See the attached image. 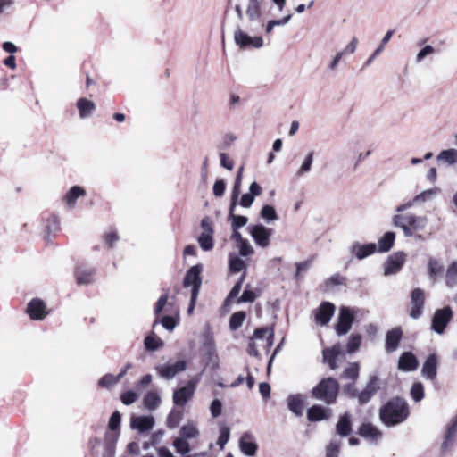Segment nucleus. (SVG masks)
<instances>
[{"label": "nucleus", "mask_w": 457, "mask_h": 457, "mask_svg": "<svg viewBox=\"0 0 457 457\" xmlns=\"http://www.w3.org/2000/svg\"><path fill=\"white\" fill-rule=\"evenodd\" d=\"M145 347L147 351H156L163 345L162 339L158 338L154 334L145 337L144 340Z\"/></svg>", "instance_id": "42"}, {"label": "nucleus", "mask_w": 457, "mask_h": 457, "mask_svg": "<svg viewBox=\"0 0 457 457\" xmlns=\"http://www.w3.org/2000/svg\"><path fill=\"white\" fill-rule=\"evenodd\" d=\"M248 230L258 246L265 248L270 245V237L273 234L272 228L262 224H256L249 226Z\"/></svg>", "instance_id": "6"}, {"label": "nucleus", "mask_w": 457, "mask_h": 457, "mask_svg": "<svg viewBox=\"0 0 457 457\" xmlns=\"http://www.w3.org/2000/svg\"><path fill=\"white\" fill-rule=\"evenodd\" d=\"M436 159L437 161H443L449 165H453L457 162V150H444L437 155Z\"/></svg>", "instance_id": "40"}, {"label": "nucleus", "mask_w": 457, "mask_h": 457, "mask_svg": "<svg viewBox=\"0 0 457 457\" xmlns=\"http://www.w3.org/2000/svg\"><path fill=\"white\" fill-rule=\"evenodd\" d=\"M234 40L236 44L243 49L254 47L261 48L263 46V39L261 37H250L238 28L234 33Z\"/></svg>", "instance_id": "9"}, {"label": "nucleus", "mask_w": 457, "mask_h": 457, "mask_svg": "<svg viewBox=\"0 0 457 457\" xmlns=\"http://www.w3.org/2000/svg\"><path fill=\"white\" fill-rule=\"evenodd\" d=\"M438 364L437 354L436 353H430L423 362L421 369L422 377L427 380H435L437 376Z\"/></svg>", "instance_id": "14"}, {"label": "nucleus", "mask_w": 457, "mask_h": 457, "mask_svg": "<svg viewBox=\"0 0 457 457\" xmlns=\"http://www.w3.org/2000/svg\"><path fill=\"white\" fill-rule=\"evenodd\" d=\"M230 436V429L223 426L220 428V435L217 440V445L223 449L225 445L228 442Z\"/></svg>", "instance_id": "56"}, {"label": "nucleus", "mask_w": 457, "mask_h": 457, "mask_svg": "<svg viewBox=\"0 0 457 457\" xmlns=\"http://www.w3.org/2000/svg\"><path fill=\"white\" fill-rule=\"evenodd\" d=\"M207 347V354H208V365H211L212 369H217L219 367L218 355L216 354L215 347L212 344H205Z\"/></svg>", "instance_id": "50"}, {"label": "nucleus", "mask_w": 457, "mask_h": 457, "mask_svg": "<svg viewBox=\"0 0 457 457\" xmlns=\"http://www.w3.org/2000/svg\"><path fill=\"white\" fill-rule=\"evenodd\" d=\"M260 216L267 222L277 220L278 216L276 212L275 208L272 205L265 204L262 206Z\"/></svg>", "instance_id": "41"}, {"label": "nucleus", "mask_w": 457, "mask_h": 457, "mask_svg": "<svg viewBox=\"0 0 457 457\" xmlns=\"http://www.w3.org/2000/svg\"><path fill=\"white\" fill-rule=\"evenodd\" d=\"M403 336V329L400 327H396L386 332L385 350L387 353H392L397 350Z\"/></svg>", "instance_id": "15"}, {"label": "nucleus", "mask_w": 457, "mask_h": 457, "mask_svg": "<svg viewBox=\"0 0 457 457\" xmlns=\"http://www.w3.org/2000/svg\"><path fill=\"white\" fill-rule=\"evenodd\" d=\"M137 393H135L132 390L124 392L120 396V400H121L122 403L125 405L132 404L133 403H135L137 401Z\"/></svg>", "instance_id": "64"}, {"label": "nucleus", "mask_w": 457, "mask_h": 457, "mask_svg": "<svg viewBox=\"0 0 457 457\" xmlns=\"http://www.w3.org/2000/svg\"><path fill=\"white\" fill-rule=\"evenodd\" d=\"M202 271L203 264H195L188 269L183 279L184 287H191V294H193V299L198 296L200 291L202 285Z\"/></svg>", "instance_id": "3"}, {"label": "nucleus", "mask_w": 457, "mask_h": 457, "mask_svg": "<svg viewBox=\"0 0 457 457\" xmlns=\"http://www.w3.org/2000/svg\"><path fill=\"white\" fill-rule=\"evenodd\" d=\"M439 192V189L438 188H433V189H428V190H425L421 193H420L419 195H417L414 198H413V202H416V203H422V202H426V201H429L431 200L437 193Z\"/></svg>", "instance_id": "52"}, {"label": "nucleus", "mask_w": 457, "mask_h": 457, "mask_svg": "<svg viewBox=\"0 0 457 457\" xmlns=\"http://www.w3.org/2000/svg\"><path fill=\"white\" fill-rule=\"evenodd\" d=\"M225 190H226L225 180L222 179H217L214 182V185H213V187H212L213 195L216 197H221L224 195Z\"/></svg>", "instance_id": "62"}, {"label": "nucleus", "mask_w": 457, "mask_h": 457, "mask_svg": "<svg viewBox=\"0 0 457 457\" xmlns=\"http://www.w3.org/2000/svg\"><path fill=\"white\" fill-rule=\"evenodd\" d=\"M341 353L340 345H335L332 347L325 348L322 351L324 362H327L331 370H336L337 368V360Z\"/></svg>", "instance_id": "24"}, {"label": "nucleus", "mask_w": 457, "mask_h": 457, "mask_svg": "<svg viewBox=\"0 0 457 457\" xmlns=\"http://www.w3.org/2000/svg\"><path fill=\"white\" fill-rule=\"evenodd\" d=\"M228 268H229L230 272L237 273L243 270H245L246 265L241 258L230 253L229 259H228ZM244 273L245 274V271H244Z\"/></svg>", "instance_id": "38"}, {"label": "nucleus", "mask_w": 457, "mask_h": 457, "mask_svg": "<svg viewBox=\"0 0 457 457\" xmlns=\"http://www.w3.org/2000/svg\"><path fill=\"white\" fill-rule=\"evenodd\" d=\"M457 436V414L452 419L447 426L444 441L441 445V453L444 454L450 450L455 442Z\"/></svg>", "instance_id": "16"}, {"label": "nucleus", "mask_w": 457, "mask_h": 457, "mask_svg": "<svg viewBox=\"0 0 457 457\" xmlns=\"http://www.w3.org/2000/svg\"><path fill=\"white\" fill-rule=\"evenodd\" d=\"M59 228H60V223H59L58 217L54 214L51 215L46 220V230L47 234L50 235L52 233L58 231Z\"/></svg>", "instance_id": "54"}, {"label": "nucleus", "mask_w": 457, "mask_h": 457, "mask_svg": "<svg viewBox=\"0 0 457 457\" xmlns=\"http://www.w3.org/2000/svg\"><path fill=\"white\" fill-rule=\"evenodd\" d=\"M243 170H244V167L243 166H241L238 169V170H237V176H236V179H235V182H234V186H233V188H232V192H231V196H233V197H237V198L239 197L240 187H241L242 176H243Z\"/></svg>", "instance_id": "57"}, {"label": "nucleus", "mask_w": 457, "mask_h": 457, "mask_svg": "<svg viewBox=\"0 0 457 457\" xmlns=\"http://www.w3.org/2000/svg\"><path fill=\"white\" fill-rule=\"evenodd\" d=\"M245 319V312H234L229 318V328L231 330L238 329L242 325Z\"/></svg>", "instance_id": "46"}, {"label": "nucleus", "mask_w": 457, "mask_h": 457, "mask_svg": "<svg viewBox=\"0 0 457 457\" xmlns=\"http://www.w3.org/2000/svg\"><path fill=\"white\" fill-rule=\"evenodd\" d=\"M331 416V410L320 404H314L307 410V419L311 422L327 420Z\"/></svg>", "instance_id": "19"}, {"label": "nucleus", "mask_w": 457, "mask_h": 457, "mask_svg": "<svg viewBox=\"0 0 457 457\" xmlns=\"http://www.w3.org/2000/svg\"><path fill=\"white\" fill-rule=\"evenodd\" d=\"M428 224V219L425 216H416L411 214L409 217V226L414 231L423 230Z\"/></svg>", "instance_id": "39"}, {"label": "nucleus", "mask_w": 457, "mask_h": 457, "mask_svg": "<svg viewBox=\"0 0 457 457\" xmlns=\"http://www.w3.org/2000/svg\"><path fill=\"white\" fill-rule=\"evenodd\" d=\"M360 376V366L357 362H351L340 375L342 379H349L356 382Z\"/></svg>", "instance_id": "32"}, {"label": "nucleus", "mask_w": 457, "mask_h": 457, "mask_svg": "<svg viewBox=\"0 0 457 457\" xmlns=\"http://www.w3.org/2000/svg\"><path fill=\"white\" fill-rule=\"evenodd\" d=\"M362 337L360 334H352L346 344V352L348 353H355L361 346Z\"/></svg>", "instance_id": "44"}, {"label": "nucleus", "mask_w": 457, "mask_h": 457, "mask_svg": "<svg viewBox=\"0 0 457 457\" xmlns=\"http://www.w3.org/2000/svg\"><path fill=\"white\" fill-rule=\"evenodd\" d=\"M428 276L435 281L436 278L444 271V266L436 259L430 257L428 264Z\"/></svg>", "instance_id": "33"}, {"label": "nucleus", "mask_w": 457, "mask_h": 457, "mask_svg": "<svg viewBox=\"0 0 457 457\" xmlns=\"http://www.w3.org/2000/svg\"><path fill=\"white\" fill-rule=\"evenodd\" d=\"M245 274L243 273L239 279L237 281V283L234 285V287H232V289L230 290V292L228 293L226 300H225V303H230L231 301H233L236 297H237V295H239L240 291H241V288H242V285H243V282L245 280Z\"/></svg>", "instance_id": "48"}, {"label": "nucleus", "mask_w": 457, "mask_h": 457, "mask_svg": "<svg viewBox=\"0 0 457 457\" xmlns=\"http://www.w3.org/2000/svg\"><path fill=\"white\" fill-rule=\"evenodd\" d=\"M379 378L378 376H370V379L364 387L365 391H368L370 394H371L373 396L379 390Z\"/></svg>", "instance_id": "55"}, {"label": "nucleus", "mask_w": 457, "mask_h": 457, "mask_svg": "<svg viewBox=\"0 0 457 457\" xmlns=\"http://www.w3.org/2000/svg\"><path fill=\"white\" fill-rule=\"evenodd\" d=\"M173 446L176 450V452L181 455H186L190 452V445L187 443V439H184L183 437H177L173 441Z\"/></svg>", "instance_id": "47"}, {"label": "nucleus", "mask_w": 457, "mask_h": 457, "mask_svg": "<svg viewBox=\"0 0 457 457\" xmlns=\"http://www.w3.org/2000/svg\"><path fill=\"white\" fill-rule=\"evenodd\" d=\"M340 442L331 441L327 446L326 457H338Z\"/></svg>", "instance_id": "63"}, {"label": "nucleus", "mask_w": 457, "mask_h": 457, "mask_svg": "<svg viewBox=\"0 0 457 457\" xmlns=\"http://www.w3.org/2000/svg\"><path fill=\"white\" fill-rule=\"evenodd\" d=\"M354 313L350 307H340L337 321L335 325V330L337 336H345L349 332L354 321Z\"/></svg>", "instance_id": "4"}, {"label": "nucleus", "mask_w": 457, "mask_h": 457, "mask_svg": "<svg viewBox=\"0 0 457 457\" xmlns=\"http://www.w3.org/2000/svg\"><path fill=\"white\" fill-rule=\"evenodd\" d=\"M181 420L182 412L180 411L172 409L167 417L166 425L170 428H176L179 427Z\"/></svg>", "instance_id": "45"}, {"label": "nucleus", "mask_w": 457, "mask_h": 457, "mask_svg": "<svg viewBox=\"0 0 457 457\" xmlns=\"http://www.w3.org/2000/svg\"><path fill=\"white\" fill-rule=\"evenodd\" d=\"M379 420L386 427H395L404 422L409 415L410 409L405 399L396 396L389 399L379 409Z\"/></svg>", "instance_id": "1"}, {"label": "nucleus", "mask_w": 457, "mask_h": 457, "mask_svg": "<svg viewBox=\"0 0 457 457\" xmlns=\"http://www.w3.org/2000/svg\"><path fill=\"white\" fill-rule=\"evenodd\" d=\"M119 438L118 432L106 433L104 436V453L103 457H113L115 453V447Z\"/></svg>", "instance_id": "27"}, {"label": "nucleus", "mask_w": 457, "mask_h": 457, "mask_svg": "<svg viewBox=\"0 0 457 457\" xmlns=\"http://www.w3.org/2000/svg\"><path fill=\"white\" fill-rule=\"evenodd\" d=\"M199 431L193 424L183 425L179 430V436L184 439H192L197 437Z\"/></svg>", "instance_id": "43"}, {"label": "nucleus", "mask_w": 457, "mask_h": 457, "mask_svg": "<svg viewBox=\"0 0 457 457\" xmlns=\"http://www.w3.org/2000/svg\"><path fill=\"white\" fill-rule=\"evenodd\" d=\"M445 285L449 288L457 286V262H453L448 266L445 273Z\"/></svg>", "instance_id": "35"}, {"label": "nucleus", "mask_w": 457, "mask_h": 457, "mask_svg": "<svg viewBox=\"0 0 457 457\" xmlns=\"http://www.w3.org/2000/svg\"><path fill=\"white\" fill-rule=\"evenodd\" d=\"M337 433L342 436L346 437L351 435L352 429V416L350 413L345 412L339 417L336 425Z\"/></svg>", "instance_id": "25"}, {"label": "nucleus", "mask_w": 457, "mask_h": 457, "mask_svg": "<svg viewBox=\"0 0 457 457\" xmlns=\"http://www.w3.org/2000/svg\"><path fill=\"white\" fill-rule=\"evenodd\" d=\"M343 393L350 399L357 398L359 392L355 387V382L351 381L350 383L344 385Z\"/></svg>", "instance_id": "59"}, {"label": "nucleus", "mask_w": 457, "mask_h": 457, "mask_svg": "<svg viewBox=\"0 0 457 457\" xmlns=\"http://www.w3.org/2000/svg\"><path fill=\"white\" fill-rule=\"evenodd\" d=\"M154 426V419L153 416H135L130 419V428L137 430L139 433L148 432Z\"/></svg>", "instance_id": "18"}, {"label": "nucleus", "mask_w": 457, "mask_h": 457, "mask_svg": "<svg viewBox=\"0 0 457 457\" xmlns=\"http://www.w3.org/2000/svg\"><path fill=\"white\" fill-rule=\"evenodd\" d=\"M121 420V415L120 411H115L112 412V414L110 417L109 423H108V428L112 430V432H117V430L120 428Z\"/></svg>", "instance_id": "58"}, {"label": "nucleus", "mask_w": 457, "mask_h": 457, "mask_svg": "<svg viewBox=\"0 0 457 457\" xmlns=\"http://www.w3.org/2000/svg\"><path fill=\"white\" fill-rule=\"evenodd\" d=\"M195 391V382L189 380L187 384L173 392L172 400L174 404L183 407L193 397Z\"/></svg>", "instance_id": "10"}, {"label": "nucleus", "mask_w": 457, "mask_h": 457, "mask_svg": "<svg viewBox=\"0 0 457 457\" xmlns=\"http://www.w3.org/2000/svg\"><path fill=\"white\" fill-rule=\"evenodd\" d=\"M336 307L330 302H322L315 310V322L320 326H326L335 313Z\"/></svg>", "instance_id": "13"}, {"label": "nucleus", "mask_w": 457, "mask_h": 457, "mask_svg": "<svg viewBox=\"0 0 457 457\" xmlns=\"http://www.w3.org/2000/svg\"><path fill=\"white\" fill-rule=\"evenodd\" d=\"M77 107L79 112V116L84 119L92 114L96 105L92 101H89L87 98H79L77 102Z\"/></svg>", "instance_id": "30"}, {"label": "nucleus", "mask_w": 457, "mask_h": 457, "mask_svg": "<svg viewBox=\"0 0 457 457\" xmlns=\"http://www.w3.org/2000/svg\"><path fill=\"white\" fill-rule=\"evenodd\" d=\"M419 361L411 352H404L399 357L398 369L403 371H413L417 370Z\"/></svg>", "instance_id": "22"}, {"label": "nucleus", "mask_w": 457, "mask_h": 457, "mask_svg": "<svg viewBox=\"0 0 457 457\" xmlns=\"http://www.w3.org/2000/svg\"><path fill=\"white\" fill-rule=\"evenodd\" d=\"M160 403L161 397L157 392L149 391L144 397V405L150 411L157 409Z\"/></svg>", "instance_id": "36"}, {"label": "nucleus", "mask_w": 457, "mask_h": 457, "mask_svg": "<svg viewBox=\"0 0 457 457\" xmlns=\"http://www.w3.org/2000/svg\"><path fill=\"white\" fill-rule=\"evenodd\" d=\"M357 434L370 445H378L383 437L382 431L370 422H363L358 428Z\"/></svg>", "instance_id": "8"}, {"label": "nucleus", "mask_w": 457, "mask_h": 457, "mask_svg": "<svg viewBox=\"0 0 457 457\" xmlns=\"http://www.w3.org/2000/svg\"><path fill=\"white\" fill-rule=\"evenodd\" d=\"M411 396L415 402H420L424 398V386L420 382H415L411 388Z\"/></svg>", "instance_id": "51"}, {"label": "nucleus", "mask_w": 457, "mask_h": 457, "mask_svg": "<svg viewBox=\"0 0 457 457\" xmlns=\"http://www.w3.org/2000/svg\"><path fill=\"white\" fill-rule=\"evenodd\" d=\"M340 390L339 382L331 377L322 378L312 390V397L327 405L337 403Z\"/></svg>", "instance_id": "2"}, {"label": "nucleus", "mask_w": 457, "mask_h": 457, "mask_svg": "<svg viewBox=\"0 0 457 457\" xmlns=\"http://www.w3.org/2000/svg\"><path fill=\"white\" fill-rule=\"evenodd\" d=\"M406 261L403 252H396L391 254L384 263L385 275H393L400 271Z\"/></svg>", "instance_id": "11"}, {"label": "nucleus", "mask_w": 457, "mask_h": 457, "mask_svg": "<svg viewBox=\"0 0 457 457\" xmlns=\"http://www.w3.org/2000/svg\"><path fill=\"white\" fill-rule=\"evenodd\" d=\"M246 15L251 21H253L261 17L260 0H249L246 8Z\"/></svg>", "instance_id": "37"}, {"label": "nucleus", "mask_w": 457, "mask_h": 457, "mask_svg": "<svg viewBox=\"0 0 457 457\" xmlns=\"http://www.w3.org/2000/svg\"><path fill=\"white\" fill-rule=\"evenodd\" d=\"M411 309L410 312V316L417 320L423 313V308L425 304V293L421 288H415L412 290L411 295Z\"/></svg>", "instance_id": "12"}, {"label": "nucleus", "mask_w": 457, "mask_h": 457, "mask_svg": "<svg viewBox=\"0 0 457 457\" xmlns=\"http://www.w3.org/2000/svg\"><path fill=\"white\" fill-rule=\"evenodd\" d=\"M214 234L201 233L197 237L200 248L204 252L212 251L214 247Z\"/></svg>", "instance_id": "34"}, {"label": "nucleus", "mask_w": 457, "mask_h": 457, "mask_svg": "<svg viewBox=\"0 0 457 457\" xmlns=\"http://www.w3.org/2000/svg\"><path fill=\"white\" fill-rule=\"evenodd\" d=\"M85 195H86V191L83 187H81L79 186H73L66 193L63 199L66 202V204H68V206L72 208L75 205L77 199L79 196H83Z\"/></svg>", "instance_id": "28"}, {"label": "nucleus", "mask_w": 457, "mask_h": 457, "mask_svg": "<svg viewBox=\"0 0 457 457\" xmlns=\"http://www.w3.org/2000/svg\"><path fill=\"white\" fill-rule=\"evenodd\" d=\"M27 312L32 320H42L46 314V304L38 298L32 299L28 303Z\"/></svg>", "instance_id": "21"}, {"label": "nucleus", "mask_w": 457, "mask_h": 457, "mask_svg": "<svg viewBox=\"0 0 457 457\" xmlns=\"http://www.w3.org/2000/svg\"><path fill=\"white\" fill-rule=\"evenodd\" d=\"M239 449L247 456H254L258 450L254 436L251 432H245L239 439Z\"/></svg>", "instance_id": "17"}, {"label": "nucleus", "mask_w": 457, "mask_h": 457, "mask_svg": "<svg viewBox=\"0 0 457 457\" xmlns=\"http://www.w3.org/2000/svg\"><path fill=\"white\" fill-rule=\"evenodd\" d=\"M395 239V233L393 231L386 232L382 237L378 240V252L386 253L388 252L394 245Z\"/></svg>", "instance_id": "29"}, {"label": "nucleus", "mask_w": 457, "mask_h": 457, "mask_svg": "<svg viewBox=\"0 0 457 457\" xmlns=\"http://www.w3.org/2000/svg\"><path fill=\"white\" fill-rule=\"evenodd\" d=\"M187 361L185 360H179L173 364L166 363L163 365H157L155 370L157 374L164 379L170 380L175 378L177 374L187 370Z\"/></svg>", "instance_id": "7"}, {"label": "nucleus", "mask_w": 457, "mask_h": 457, "mask_svg": "<svg viewBox=\"0 0 457 457\" xmlns=\"http://www.w3.org/2000/svg\"><path fill=\"white\" fill-rule=\"evenodd\" d=\"M313 156H314L313 151H311L307 154L300 169L296 172L297 176H302L303 174L309 172L311 170L312 165L313 162Z\"/></svg>", "instance_id": "49"}, {"label": "nucleus", "mask_w": 457, "mask_h": 457, "mask_svg": "<svg viewBox=\"0 0 457 457\" xmlns=\"http://www.w3.org/2000/svg\"><path fill=\"white\" fill-rule=\"evenodd\" d=\"M96 269L87 266H78L75 270V277L79 285H87L92 283Z\"/></svg>", "instance_id": "23"}, {"label": "nucleus", "mask_w": 457, "mask_h": 457, "mask_svg": "<svg viewBox=\"0 0 457 457\" xmlns=\"http://www.w3.org/2000/svg\"><path fill=\"white\" fill-rule=\"evenodd\" d=\"M229 220L232 221V223H231L232 228L239 229L247 224L248 218L246 216H243V215H235V216L231 217Z\"/></svg>", "instance_id": "60"}, {"label": "nucleus", "mask_w": 457, "mask_h": 457, "mask_svg": "<svg viewBox=\"0 0 457 457\" xmlns=\"http://www.w3.org/2000/svg\"><path fill=\"white\" fill-rule=\"evenodd\" d=\"M350 251L358 260H363L377 251V245L375 243L361 245L354 242L351 245Z\"/></svg>", "instance_id": "20"}, {"label": "nucleus", "mask_w": 457, "mask_h": 457, "mask_svg": "<svg viewBox=\"0 0 457 457\" xmlns=\"http://www.w3.org/2000/svg\"><path fill=\"white\" fill-rule=\"evenodd\" d=\"M287 407L290 411H292L295 415L300 417L303 413L304 402L303 395L300 394L290 395L287 397Z\"/></svg>", "instance_id": "26"}, {"label": "nucleus", "mask_w": 457, "mask_h": 457, "mask_svg": "<svg viewBox=\"0 0 457 457\" xmlns=\"http://www.w3.org/2000/svg\"><path fill=\"white\" fill-rule=\"evenodd\" d=\"M453 318V311L450 306H445L435 312L432 318L431 328L436 334H443Z\"/></svg>", "instance_id": "5"}, {"label": "nucleus", "mask_w": 457, "mask_h": 457, "mask_svg": "<svg viewBox=\"0 0 457 457\" xmlns=\"http://www.w3.org/2000/svg\"><path fill=\"white\" fill-rule=\"evenodd\" d=\"M266 337V346L270 348L273 344L274 330L269 328H260L254 330L253 339H263Z\"/></svg>", "instance_id": "31"}, {"label": "nucleus", "mask_w": 457, "mask_h": 457, "mask_svg": "<svg viewBox=\"0 0 457 457\" xmlns=\"http://www.w3.org/2000/svg\"><path fill=\"white\" fill-rule=\"evenodd\" d=\"M255 299L256 294L253 290L248 289L247 286L241 296L237 299V303H253Z\"/></svg>", "instance_id": "61"}, {"label": "nucleus", "mask_w": 457, "mask_h": 457, "mask_svg": "<svg viewBox=\"0 0 457 457\" xmlns=\"http://www.w3.org/2000/svg\"><path fill=\"white\" fill-rule=\"evenodd\" d=\"M119 381L116 378V376H113L112 374H105L98 380V386L100 387L104 388H110L115 384H117Z\"/></svg>", "instance_id": "53"}]
</instances>
